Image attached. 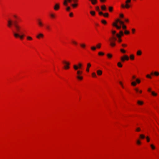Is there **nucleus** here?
<instances>
[{
	"instance_id": "obj_41",
	"label": "nucleus",
	"mask_w": 159,
	"mask_h": 159,
	"mask_svg": "<svg viewBox=\"0 0 159 159\" xmlns=\"http://www.w3.org/2000/svg\"><path fill=\"white\" fill-rule=\"evenodd\" d=\"M98 54L99 55H103L104 54V53L102 52H98Z\"/></svg>"
},
{
	"instance_id": "obj_4",
	"label": "nucleus",
	"mask_w": 159,
	"mask_h": 159,
	"mask_svg": "<svg viewBox=\"0 0 159 159\" xmlns=\"http://www.w3.org/2000/svg\"><path fill=\"white\" fill-rule=\"evenodd\" d=\"M131 1V0H126L125 1V5H124L123 4L121 5V7L123 8H128L130 7V5L129 4V3H130Z\"/></svg>"
},
{
	"instance_id": "obj_8",
	"label": "nucleus",
	"mask_w": 159,
	"mask_h": 159,
	"mask_svg": "<svg viewBox=\"0 0 159 159\" xmlns=\"http://www.w3.org/2000/svg\"><path fill=\"white\" fill-rule=\"evenodd\" d=\"M60 8V5L59 3H56L55 4L54 7V9L55 10H58Z\"/></svg>"
},
{
	"instance_id": "obj_63",
	"label": "nucleus",
	"mask_w": 159,
	"mask_h": 159,
	"mask_svg": "<svg viewBox=\"0 0 159 159\" xmlns=\"http://www.w3.org/2000/svg\"><path fill=\"white\" fill-rule=\"evenodd\" d=\"M119 83L121 85V86L122 87V88H123L124 87H123V85L122 83L121 82H120Z\"/></svg>"
},
{
	"instance_id": "obj_59",
	"label": "nucleus",
	"mask_w": 159,
	"mask_h": 159,
	"mask_svg": "<svg viewBox=\"0 0 159 159\" xmlns=\"http://www.w3.org/2000/svg\"><path fill=\"white\" fill-rule=\"evenodd\" d=\"M106 0H99L100 2L102 3H103L105 2Z\"/></svg>"
},
{
	"instance_id": "obj_12",
	"label": "nucleus",
	"mask_w": 159,
	"mask_h": 159,
	"mask_svg": "<svg viewBox=\"0 0 159 159\" xmlns=\"http://www.w3.org/2000/svg\"><path fill=\"white\" fill-rule=\"evenodd\" d=\"M91 66V64L90 63H89L87 64V67L86 69V71L89 72V68Z\"/></svg>"
},
{
	"instance_id": "obj_36",
	"label": "nucleus",
	"mask_w": 159,
	"mask_h": 159,
	"mask_svg": "<svg viewBox=\"0 0 159 159\" xmlns=\"http://www.w3.org/2000/svg\"><path fill=\"white\" fill-rule=\"evenodd\" d=\"M120 34H119L120 35H121V36H122L124 34L123 33V32L122 31H120L119 32Z\"/></svg>"
},
{
	"instance_id": "obj_29",
	"label": "nucleus",
	"mask_w": 159,
	"mask_h": 159,
	"mask_svg": "<svg viewBox=\"0 0 159 159\" xmlns=\"http://www.w3.org/2000/svg\"><path fill=\"white\" fill-rule=\"evenodd\" d=\"M117 65L119 67H122V64H121V63L120 62H119L118 63H117Z\"/></svg>"
},
{
	"instance_id": "obj_62",
	"label": "nucleus",
	"mask_w": 159,
	"mask_h": 159,
	"mask_svg": "<svg viewBox=\"0 0 159 159\" xmlns=\"http://www.w3.org/2000/svg\"><path fill=\"white\" fill-rule=\"evenodd\" d=\"M132 32L133 33H134L135 31V29H132Z\"/></svg>"
},
{
	"instance_id": "obj_49",
	"label": "nucleus",
	"mask_w": 159,
	"mask_h": 159,
	"mask_svg": "<svg viewBox=\"0 0 159 159\" xmlns=\"http://www.w3.org/2000/svg\"><path fill=\"white\" fill-rule=\"evenodd\" d=\"M96 10L98 12L100 11L99 8L98 6H97L96 7Z\"/></svg>"
},
{
	"instance_id": "obj_17",
	"label": "nucleus",
	"mask_w": 159,
	"mask_h": 159,
	"mask_svg": "<svg viewBox=\"0 0 159 159\" xmlns=\"http://www.w3.org/2000/svg\"><path fill=\"white\" fill-rule=\"evenodd\" d=\"M97 72V74L99 75H101L102 73V71L100 70H98Z\"/></svg>"
},
{
	"instance_id": "obj_61",
	"label": "nucleus",
	"mask_w": 159,
	"mask_h": 159,
	"mask_svg": "<svg viewBox=\"0 0 159 159\" xmlns=\"http://www.w3.org/2000/svg\"><path fill=\"white\" fill-rule=\"evenodd\" d=\"M120 17L123 18L124 17V15L123 14H121L120 15Z\"/></svg>"
},
{
	"instance_id": "obj_27",
	"label": "nucleus",
	"mask_w": 159,
	"mask_h": 159,
	"mask_svg": "<svg viewBox=\"0 0 159 159\" xmlns=\"http://www.w3.org/2000/svg\"><path fill=\"white\" fill-rule=\"evenodd\" d=\"M141 53H142V52H141V51L140 50L138 51L137 52V54L138 55H141Z\"/></svg>"
},
{
	"instance_id": "obj_40",
	"label": "nucleus",
	"mask_w": 159,
	"mask_h": 159,
	"mask_svg": "<svg viewBox=\"0 0 159 159\" xmlns=\"http://www.w3.org/2000/svg\"><path fill=\"white\" fill-rule=\"evenodd\" d=\"M80 46L83 48H84L85 47V45L84 44H81Z\"/></svg>"
},
{
	"instance_id": "obj_15",
	"label": "nucleus",
	"mask_w": 159,
	"mask_h": 159,
	"mask_svg": "<svg viewBox=\"0 0 159 159\" xmlns=\"http://www.w3.org/2000/svg\"><path fill=\"white\" fill-rule=\"evenodd\" d=\"M101 8L103 11H106V7L105 5H103L101 7Z\"/></svg>"
},
{
	"instance_id": "obj_30",
	"label": "nucleus",
	"mask_w": 159,
	"mask_h": 159,
	"mask_svg": "<svg viewBox=\"0 0 159 159\" xmlns=\"http://www.w3.org/2000/svg\"><path fill=\"white\" fill-rule=\"evenodd\" d=\"M131 85L133 86H135L136 85V83L135 82H132L131 83Z\"/></svg>"
},
{
	"instance_id": "obj_35",
	"label": "nucleus",
	"mask_w": 159,
	"mask_h": 159,
	"mask_svg": "<svg viewBox=\"0 0 159 159\" xmlns=\"http://www.w3.org/2000/svg\"><path fill=\"white\" fill-rule=\"evenodd\" d=\"M130 58L131 60H134V56L133 55H130Z\"/></svg>"
},
{
	"instance_id": "obj_44",
	"label": "nucleus",
	"mask_w": 159,
	"mask_h": 159,
	"mask_svg": "<svg viewBox=\"0 0 159 159\" xmlns=\"http://www.w3.org/2000/svg\"><path fill=\"white\" fill-rule=\"evenodd\" d=\"M150 146L152 149H155V147L153 144H151Z\"/></svg>"
},
{
	"instance_id": "obj_32",
	"label": "nucleus",
	"mask_w": 159,
	"mask_h": 159,
	"mask_svg": "<svg viewBox=\"0 0 159 159\" xmlns=\"http://www.w3.org/2000/svg\"><path fill=\"white\" fill-rule=\"evenodd\" d=\"M101 22L103 24H107V22L106 21V20H101Z\"/></svg>"
},
{
	"instance_id": "obj_3",
	"label": "nucleus",
	"mask_w": 159,
	"mask_h": 159,
	"mask_svg": "<svg viewBox=\"0 0 159 159\" xmlns=\"http://www.w3.org/2000/svg\"><path fill=\"white\" fill-rule=\"evenodd\" d=\"M21 34H20L17 33L16 32H14V36L16 38H19L20 39L22 40L23 39L24 37L25 36V35L22 34V33H20Z\"/></svg>"
},
{
	"instance_id": "obj_56",
	"label": "nucleus",
	"mask_w": 159,
	"mask_h": 159,
	"mask_svg": "<svg viewBox=\"0 0 159 159\" xmlns=\"http://www.w3.org/2000/svg\"><path fill=\"white\" fill-rule=\"evenodd\" d=\"M98 13L99 15H103V13L101 11H98Z\"/></svg>"
},
{
	"instance_id": "obj_1",
	"label": "nucleus",
	"mask_w": 159,
	"mask_h": 159,
	"mask_svg": "<svg viewBox=\"0 0 159 159\" xmlns=\"http://www.w3.org/2000/svg\"><path fill=\"white\" fill-rule=\"evenodd\" d=\"M14 25L15 29L13 31V34H14V32L20 34L21 33V27L20 26L17 24L16 22H15Z\"/></svg>"
},
{
	"instance_id": "obj_51",
	"label": "nucleus",
	"mask_w": 159,
	"mask_h": 159,
	"mask_svg": "<svg viewBox=\"0 0 159 159\" xmlns=\"http://www.w3.org/2000/svg\"><path fill=\"white\" fill-rule=\"evenodd\" d=\"M46 29L48 30H50V27H49V25H46Z\"/></svg>"
},
{
	"instance_id": "obj_13",
	"label": "nucleus",
	"mask_w": 159,
	"mask_h": 159,
	"mask_svg": "<svg viewBox=\"0 0 159 159\" xmlns=\"http://www.w3.org/2000/svg\"><path fill=\"white\" fill-rule=\"evenodd\" d=\"M43 34L40 33L38 35L36 36V38L38 39H39L40 37L43 38Z\"/></svg>"
},
{
	"instance_id": "obj_45",
	"label": "nucleus",
	"mask_w": 159,
	"mask_h": 159,
	"mask_svg": "<svg viewBox=\"0 0 159 159\" xmlns=\"http://www.w3.org/2000/svg\"><path fill=\"white\" fill-rule=\"evenodd\" d=\"M136 82L138 84H139L140 82V80L139 79H136Z\"/></svg>"
},
{
	"instance_id": "obj_6",
	"label": "nucleus",
	"mask_w": 159,
	"mask_h": 159,
	"mask_svg": "<svg viewBox=\"0 0 159 159\" xmlns=\"http://www.w3.org/2000/svg\"><path fill=\"white\" fill-rule=\"evenodd\" d=\"M129 59V57L125 55L123 57H121V60L122 61L124 62L125 60H128Z\"/></svg>"
},
{
	"instance_id": "obj_48",
	"label": "nucleus",
	"mask_w": 159,
	"mask_h": 159,
	"mask_svg": "<svg viewBox=\"0 0 159 159\" xmlns=\"http://www.w3.org/2000/svg\"><path fill=\"white\" fill-rule=\"evenodd\" d=\"M108 15H108V13H105V14H103V15L104 16L106 17H107L108 16Z\"/></svg>"
},
{
	"instance_id": "obj_14",
	"label": "nucleus",
	"mask_w": 159,
	"mask_h": 159,
	"mask_svg": "<svg viewBox=\"0 0 159 159\" xmlns=\"http://www.w3.org/2000/svg\"><path fill=\"white\" fill-rule=\"evenodd\" d=\"M90 1L91 2L92 4L93 5L95 4L97 2V0H91Z\"/></svg>"
},
{
	"instance_id": "obj_46",
	"label": "nucleus",
	"mask_w": 159,
	"mask_h": 159,
	"mask_svg": "<svg viewBox=\"0 0 159 159\" xmlns=\"http://www.w3.org/2000/svg\"><path fill=\"white\" fill-rule=\"evenodd\" d=\"M120 51H121V52H122V53H125V52H126V51H125L124 49H121L120 50Z\"/></svg>"
},
{
	"instance_id": "obj_43",
	"label": "nucleus",
	"mask_w": 159,
	"mask_h": 159,
	"mask_svg": "<svg viewBox=\"0 0 159 159\" xmlns=\"http://www.w3.org/2000/svg\"><path fill=\"white\" fill-rule=\"evenodd\" d=\"M129 32L128 31H127V30H125V34H129Z\"/></svg>"
},
{
	"instance_id": "obj_16",
	"label": "nucleus",
	"mask_w": 159,
	"mask_h": 159,
	"mask_svg": "<svg viewBox=\"0 0 159 159\" xmlns=\"http://www.w3.org/2000/svg\"><path fill=\"white\" fill-rule=\"evenodd\" d=\"M116 22H119V23L121 24V25H124V22L120 20L119 19H117V20H116Z\"/></svg>"
},
{
	"instance_id": "obj_39",
	"label": "nucleus",
	"mask_w": 159,
	"mask_h": 159,
	"mask_svg": "<svg viewBox=\"0 0 159 159\" xmlns=\"http://www.w3.org/2000/svg\"><path fill=\"white\" fill-rule=\"evenodd\" d=\"M50 16H51V17L52 18H53L55 17V15L53 14H50Z\"/></svg>"
},
{
	"instance_id": "obj_38",
	"label": "nucleus",
	"mask_w": 159,
	"mask_h": 159,
	"mask_svg": "<svg viewBox=\"0 0 159 159\" xmlns=\"http://www.w3.org/2000/svg\"><path fill=\"white\" fill-rule=\"evenodd\" d=\"M82 73V71H80V70H78L77 72V74L78 75H80V74H81Z\"/></svg>"
},
{
	"instance_id": "obj_20",
	"label": "nucleus",
	"mask_w": 159,
	"mask_h": 159,
	"mask_svg": "<svg viewBox=\"0 0 159 159\" xmlns=\"http://www.w3.org/2000/svg\"><path fill=\"white\" fill-rule=\"evenodd\" d=\"M110 45L112 47H114L115 45V43L114 42L111 41L110 43Z\"/></svg>"
},
{
	"instance_id": "obj_26",
	"label": "nucleus",
	"mask_w": 159,
	"mask_h": 159,
	"mask_svg": "<svg viewBox=\"0 0 159 159\" xmlns=\"http://www.w3.org/2000/svg\"><path fill=\"white\" fill-rule=\"evenodd\" d=\"M107 56L109 58H110L112 57V55L108 53L107 54Z\"/></svg>"
},
{
	"instance_id": "obj_23",
	"label": "nucleus",
	"mask_w": 159,
	"mask_h": 159,
	"mask_svg": "<svg viewBox=\"0 0 159 159\" xmlns=\"http://www.w3.org/2000/svg\"><path fill=\"white\" fill-rule=\"evenodd\" d=\"M90 13L93 16H94L95 15V12L94 11H90Z\"/></svg>"
},
{
	"instance_id": "obj_58",
	"label": "nucleus",
	"mask_w": 159,
	"mask_h": 159,
	"mask_svg": "<svg viewBox=\"0 0 159 159\" xmlns=\"http://www.w3.org/2000/svg\"><path fill=\"white\" fill-rule=\"evenodd\" d=\"M70 9V7H67L66 8V10L67 11H69Z\"/></svg>"
},
{
	"instance_id": "obj_24",
	"label": "nucleus",
	"mask_w": 159,
	"mask_h": 159,
	"mask_svg": "<svg viewBox=\"0 0 159 159\" xmlns=\"http://www.w3.org/2000/svg\"><path fill=\"white\" fill-rule=\"evenodd\" d=\"M77 78L79 80H82L83 79V77L82 76H80V75H78L77 76Z\"/></svg>"
},
{
	"instance_id": "obj_19",
	"label": "nucleus",
	"mask_w": 159,
	"mask_h": 159,
	"mask_svg": "<svg viewBox=\"0 0 159 159\" xmlns=\"http://www.w3.org/2000/svg\"><path fill=\"white\" fill-rule=\"evenodd\" d=\"M137 103L138 104L140 105H143V101L139 100L137 101Z\"/></svg>"
},
{
	"instance_id": "obj_31",
	"label": "nucleus",
	"mask_w": 159,
	"mask_h": 159,
	"mask_svg": "<svg viewBox=\"0 0 159 159\" xmlns=\"http://www.w3.org/2000/svg\"><path fill=\"white\" fill-rule=\"evenodd\" d=\"M92 76L93 77H96L97 76L95 73L93 72L92 74Z\"/></svg>"
},
{
	"instance_id": "obj_18",
	"label": "nucleus",
	"mask_w": 159,
	"mask_h": 159,
	"mask_svg": "<svg viewBox=\"0 0 159 159\" xmlns=\"http://www.w3.org/2000/svg\"><path fill=\"white\" fill-rule=\"evenodd\" d=\"M67 2H68V0H64L63 3V5L65 6H67Z\"/></svg>"
},
{
	"instance_id": "obj_55",
	"label": "nucleus",
	"mask_w": 159,
	"mask_h": 159,
	"mask_svg": "<svg viewBox=\"0 0 159 159\" xmlns=\"http://www.w3.org/2000/svg\"><path fill=\"white\" fill-rule=\"evenodd\" d=\"M122 27L123 29H126V26L125 25H122Z\"/></svg>"
},
{
	"instance_id": "obj_11",
	"label": "nucleus",
	"mask_w": 159,
	"mask_h": 159,
	"mask_svg": "<svg viewBox=\"0 0 159 159\" xmlns=\"http://www.w3.org/2000/svg\"><path fill=\"white\" fill-rule=\"evenodd\" d=\"M116 36L119 39L118 40V42L119 43L121 42L122 41L121 39H120L121 35L119 34H116Z\"/></svg>"
},
{
	"instance_id": "obj_33",
	"label": "nucleus",
	"mask_w": 159,
	"mask_h": 159,
	"mask_svg": "<svg viewBox=\"0 0 159 159\" xmlns=\"http://www.w3.org/2000/svg\"><path fill=\"white\" fill-rule=\"evenodd\" d=\"M91 48L93 51H95L96 49V47L94 46H93L91 47Z\"/></svg>"
},
{
	"instance_id": "obj_47",
	"label": "nucleus",
	"mask_w": 159,
	"mask_h": 159,
	"mask_svg": "<svg viewBox=\"0 0 159 159\" xmlns=\"http://www.w3.org/2000/svg\"><path fill=\"white\" fill-rule=\"evenodd\" d=\"M27 39L28 40H32V38L30 36H27Z\"/></svg>"
},
{
	"instance_id": "obj_52",
	"label": "nucleus",
	"mask_w": 159,
	"mask_h": 159,
	"mask_svg": "<svg viewBox=\"0 0 159 159\" xmlns=\"http://www.w3.org/2000/svg\"><path fill=\"white\" fill-rule=\"evenodd\" d=\"M146 138L147 140V141L148 142H149L150 141V139L149 137L148 136H147Z\"/></svg>"
},
{
	"instance_id": "obj_50",
	"label": "nucleus",
	"mask_w": 159,
	"mask_h": 159,
	"mask_svg": "<svg viewBox=\"0 0 159 159\" xmlns=\"http://www.w3.org/2000/svg\"><path fill=\"white\" fill-rule=\"evenodd\" d=\"M113 10V7H109V11H111Z\"/></svg>"
},
{
	"instance_id": "obj_25",
	"label": "nucleus",
	"mask_w": 159,
	"mask_h": 159,
	"mask_svg": "<svg viewBox=\"0 0 159 159\" xmlns=\"http://www.w3.org/2000/svg\"><path fill=\"white\" fill-rule=\"evenodd\" d=\"M154 75L155 76H158L159 75V73L157 71H155L154 73Z\"/></svg>"
},
{
	"instance_id": "obj_5",
	"label": "nucleus",
	"mask_w": 159,
	"mask_h": 159,
	"mask_svg": "<svg viewBox=\"0 0 159 159\" xmlns=\"http://www.w3.org/2000/svg\"><path fill=\"white\" fill-rule=\"evenodd\" d=\"M63 63L65 65L64 66V68L65 69H68L69 68V65L70 63L68 62H66L65 61H63Z\"/></svg>"
},
{
	"instance_id": "obj_21",
	"label": "nucleus",
	"mask_w": 159,
	"mask_h": 159,
	"mask_svg": "<svg viewBox=\"0 0 159 159\" xmlns=\"http://www.w3.org/2000/svg\"><path fill=\"white\" fill-rule=\"evenodd\" d=\"M73 68L75 70H77L79 68L78 66L76 65H74L73 66Z\"/></svg>"
},
{
	"instance_id": "obj_9",
	"label": "nucleus",
	"mask_w": 159,
	"mask_h": 159,
	"mask_svg": "<svg viewBox=\"0 0 159 159\" xmlns=\"http://www.w3.org/2000/svg\"><path fill=\"white\" fill-rule=\"evenodd\" d=\"M113 25L116 27V28L118 30L120 29L121 28V26H118L116 23H114L112 24Z\"/></svg>"
},
{
	"instance_id": "obj_10",
	"label": "nucleus",
	"mask_w": 159,
	"mask_h": 159,
	"mask_svg": "<svg viewBox=\"0 0 159 159\" xmlns=\"http://www.w3.org/2000/svg\"><path fill=\"white\" fill-rule=\"evenodd\" d=\"M12 22L11 20H9L8 21V25L7 26L9 27H11L12 25Z\"/></svg>"
},
{
	"instance_id": "obj_22",
	"label": "nucleus",
	"mask_w": 159,
	"mask_h": 159,
	"mask_svg": "<svg viewBox=\"0 0 159 159\" xmlns=\"http://www.w3.org/2000/svg\"><path fill=\"white\" fill-rule=\"evenodd\" d=\"M82 65L81 63H78V66L79 67V69H81L82 68Z\"/></svg>"
},
{
	"instance_id": "obj_37",
	"label": "nucleus",
	"mask_w": 159,
	"mask_h": 159,
	"mask_svg": "<svg viewBox=\"0 0 159 159\" xmlns=\"http://www.w3.org/2000/svg\"><path fill=\"white\" fill-rule=\"evenodd\" d=\"M113 40L114 41H116V38L115 37H113L110 39V40Z\"/></svg>"
},
{
	"instance_id": "obj_54",
	"label": "nucleus",
	"mask_w": 159,
	"mask_h": 159,
	"mask_svg": "<svg viewBox=\"0 0 159 159\" xmlns=\"http://www.w3.org/2000/svg\"><path fill=\"white\" fill-rule=\"evenodd\" d=\"M137 143L138 144H141V142L139 140H137Z\"/></svg>"
},
{
	"instance_id": "obj_7",
	"label": "nucleus",
	"mask_w": 159,
	"mask_h": 159,
	"mask_svg": "<svg viewBox=\"0 0 159 159\" xmlns=\"http://www.w3.org/2000/svg\"><path fill=\"white\" fill-rule=\"evenodd\" d=\"M37 24L40 27H42L43 26V25L42 22L39 19L37 20Z\"/></svg>"
},
{
	"instance_id": "obj_2",
	"label": "nucleus",
	"mask_w": 159,
	"mask_h": 159,
	"mask_svg": "<svg viewBox=\"0 0 159 159\" xmlns=\"http://www.w3.org/2000/svg\"><path fill=\"white\" fill-rule=\"evenodd\" d=\"M68 2L71 3V6L73 8H75L78 6V4L76 2L78 0H68Z\"/></svg>"
},
{
	"instance_id": "obj_60",
	"label": "nucleus",
	"mask_w": 159,
	"mask_h": 159,
	"mask_svg": "<svg viewBox=\"0 0 159 159\" xmlns=\"http://www.w3.org/2000/svg\"><path fill=\"white\" fill-rule=\"evenodd\" d=\"M111 32L113 34H114L116 33V31L115 30L112 31Z\"/></svg>"
},
{
	"instance_id": "obj_42",
	"label": "nucleus",
	"mask_w": 159,
	"mask_h": 159,
	"mask_svg": "<svg viewBox=\"0 0 159 159\" xmlns=\"http://www.w3.org/2000/svg\"><path fill=\"white\" fill-rule=\"evenodd\" d=\"M152 94L154 96H156L157 95V93H154V92H152Z\"/></svg>"
},
{
	"instance_id": "obj_64",
	"label": "nucleus",
	"mask_w": 159,
	"mask_h": 159,
	"mask_svg": "<svg viewBox=\"0 0 159 159\" xmlns=\"http://www.w3.org/2000/svg\"><path fill=\"white\" fill-rule=\"evenodd\" d=\"M72 43L74 44H77V43L76 42H75V41H72Z\"/></svg>"
},
{
	"instance_id": "obj_34",
	"label": "nucleus",
	"mask_w": 159,
	"mask_h": 159,
	"mask_svg": "<svg viewBox=\"0 0 159 159\" xmlns=\"http://www.w3.org/2000/svg\"><path fill=\"white\" fill-rule=\"evenodd\" d=\"M101 44L100 43H99L97 45L96 48H99L101 47Z\"/></svg>"
},
{
	"instance_id": "obj_57",
	"label": "nucleus",
	"mask_w": 159,
	"mask_h": 159,
	"mask_svg": "<svg viewBox=\"0 0 159 159\" xmlns=\"http://www.w3.org/2000/svg\"><path fill=\"white\" fill-rule=\"evenodd\" d=\"M140 129L139 128H137L136 129V131L138 132L140 131Z\"/></svg>"
},
{
	"instance_id": "obj_53",
	"label": "nucleus",
	"mask_w": 159,
	"mask_h": 159,
	"mask_svg": "<svg viewBox=\"0 0 159 159\" xmlns=\"http://www.w3.org/2000/svg\"><path fill=\"white\" fill-rule=\"evenodd\" d=\"M146 76L148 78H150V79L151 78V76L150 75H147Z\"/></svg>"
},
{
	"instance_id": "obj_28",
	"label": "nucleus",
	"mask_w": 159,
	"mask_h": 159,
	"mask_svg": "<svg viewBox=\"0 0 159 159\" xmlns=\"http://www.w3.org/2000/svg\"><path fill=\"white\" fill-rule=\"evenodd\" d=\"M140 137L141 139H143L145 138V136L143 134L140 135Z\"/></svg>"
}]
</instances>
